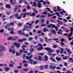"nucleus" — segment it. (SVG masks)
<instances>
[{
    "mask_svg": "<svg viewBox=\"0 0 73 73\" xmlns=\"http://www.w3.org/2000/svg\"><path fill=\"white\" fill-rule=\"evenodd\" d=\"M5 70L6 72H8L9 70V67H6L5 68Z\"/></svg>",
    "mask_w": 73,
    "mask_h": 73,
    "instance_id": "nucleus-20",
    "label": "nucleus"
},
{
    "mask_svg": "<svg viewBox=\"0 0 73 73\" xmlns=\"http://www.w3.org/2000/svg\"><path fill=\"white\" fill-rule=\"evenodd\" d=\"M14 73H17L19 72V71L17 70H14Z\"/></svg>",
    "mask_w": 73,
    "mask_h": 73,
    "instance_id": "nucleus-31",
    "label": "nucleus"
},
{
    "mask_svg": "<svg viewBox=\"0 0 73 73\" xmlns=\"http://www.w3.org/2000/svg\"><path fill=\"white\" fill-rule=\"evenodd\" d=\"M67 36H68V40H72V38L70 37L69 35H67Z\"/></svg>",
    "mask_w": 73,
    "mask_h": 73,
    "instance_id": "nucleus-29",
    "label": "nucleus"
},
{
    "mask_svg": "<svg viewBox=\"0 0 73 73\" xmlns=\"http://www.w3.org/2000/svg\"><path fill=\"white\" fill-rule=\"evenodd\" d=\"M58 34H60L61 35H62V33L61 32H60V31H58L57 33Z\"/></svg>",
    "mask_w": 73,
    "mask_h": 73,
    "instance_id": "nucleus-33",
    "label": "nucleus"
},
{
    "mask_svg": "<svg viewBox=\"0 0 73 73\" xmlns=\"http://www.w3.org/2000/svg\"><path fill=\"white\" fill-rule=\"evenodd\" d=\"M38 59L40 60V61H41L42 60V59L41 58V57L40 56H38Z\"/></svg>",
    "mask_w": 73,
    "mask_h": 73,
    "instance_id": "nucleus-25",
    "label": "nucleus"
},
{
    "mask_svg": "<svg viewBox=\"0 0 73 73\" xmlns=\"http://www.w3.org/2000/svg\"><path fill=\"white\" fill-rule=\"evenodd\" d=\"M66 73H72V72H71L70 71H67L66 72Z\"/></svg>",
    "mask_w": 73,
    "mask_h": 73,
    "instance_id": "nucleus-62",
    "label": "nucleus"
},
{
    "mask_svg": "<svg viewBox=\"0 0 73 73\" xmlns=\"http://www.w3.org/2000/svg\"><path fill=\"white\" fill-rule=\"evenodd\" d=\"M61 44L63 45H65V44H64L63 42H61Z\"/></svg>",
    "mask_w": 73,
    "mask_h": 73,
    "instance_id": "nucleus-61",
    "label": "nucleus"
},
{
    "mask_svg": "<svg viewBox=\"0 0 73 73\" xmlns=\"http://www.w3.org/2000/svg\"><path fill=\"white\" fill-rule=\"evenodd\" d=\"M38 54L39 55H40V56H43V55H44V54L42 53H39Z\"/></svg>",
    "mask_w": 73,
    "mask_h": 73,
    "instance_id": "nucleus-48",
    "label": "nucleus"
},
{
    "mask_svg": "<svg viewBox=\"0 0 73 73\" xmlns=\"http://www.w3.org/2000/svg\"><path fill=\"white\" fill-rule=\"evenodd\" d=\"M50 68L52 69V70H53L54 69V68H55V66H50Z\"/></svg>",
    "mask_w": 73,
    "mask_h": 73,
    "instance_id": "nucleus-18",
    "label": "nucleus"
},
{
    "mask_svg": "<svg viewBox=\"0 0 73 73\" xmlns=\"http://www.w3.org/2000/svg\"><path fill=\"white\" fill-rule=\"evenodd\" d=\"M29 73H33V71L32 70H30Z\"/></svg>",
    "mask_w": 73,
    "mask_h": 73,
    "instance_id": "nucleus-63",
    "label": "nucleus"
},
{
    "mask_svg": "<svg viewBox=\"0 0 73 73\" xmlns=\"http://www.w3.org/2000/svg\"><path fill=\"white\" fill-rule=\"evenodd\" d=\"M60 41H65V39H64V38H62V39H61L60 40Z\"/></svg>",
    "mask_w": 73,
    "mask_h": 73,
    "instance_id": "nucleus-55",
    "label": "nucleus"
},
{
    "mask_svg": "<svg viewBox=\"0 0 73 73\" xmlns=\"http://www.w3.org/2000/svg\"><path fill=\"white\" fill-rule=\"evenodd\" d=\"M64 65L65 66H68V64L67 63L65 62L64 63Z\"/></svg>",
    "mask_w": 73,
    "mask_h": 73,
    "instance_id": "nucleus-41",
    "label": "nucleus"
},
{
    "mask_svg": "<svg viewBox=\"0 0 73 73\" xmlns=\"http://www.w3.org/2000/svg\"><path fill=\"white\" fill-rule=\"evenodd\" d=\"M14 25V23L11 22L10 23L7 24L6 26H5V29H7L8 26H10V25H11V26H13Z\"/></svg>",
    "mask_w": 73,
    "mask_h": 73,
    "instance_id": "nucleus-1",
    "label": "nucleus"
},
{
    "mask_svg": "<svg viewBox=\"0 0 73 73\" xmlns=\"http://www.w3.org/2000/svg\"><path fill=\"white\" fill-rule=\"evenodd\" d=\"M48 68V66L47 65H45V67H44V68L45 69H47Z\"/></svg>",
    "mask_w": 73,
    "mask_h": 73,
    "instance_id": "nucleus-40",
    "label": "nucleus"
},
{
    "mask_svg": "<svg viewBox=\"0 0 73 73\" xmlns=\"http://www.w3.org/2000/svg\"><path fill=\"white\" fill-rule=\"evenodd\" d=\"M6 8H11V6L10 5H6Z\"/></svg>",
    "mask_w": 73,
    "mask_h": 73,
    "instance_id": "nucleus-27",
    "label": "nucleus"
},
{
    "mask_svg": "<svg viewBox=\"0 0 73 73\" xmlns=\"http://www.w3.org/2000/svg\"><path fill=\"white\" fill-rule=\"evenodd\" d=\"M33 7H37L36 2H35L33 3V4L32 5Z\"/></svg>",
    "mask_w": 73,
    "mask_h": 73,
    "instance_id": "nucleus-16",
    "label": "nucleus"
},
{
    "mask_svg": "<svg viewBox=\"0 0 73 73\" xmlns=\"http://www.w3.org/2000/svg\"><path fill=\"white\" fill-rule=\"evenodd\" d=\"M40 21L42 23H44L45 22V21H44V20L43 19H40Z\"/></svg>",
    "mask_w": 73,
    "mask_h": 73,
    "instance_id": "nucleus-36",
    "label": "nucleus"
},
{
    "mask_svg": "<svg viewBox=\"0 0 73 73\" xmlns=\"http://www.w3.org/2000/svg\"><path fill=\"white\" fill-rule=\"evenodd\" d=\"M17 9V5H15V7L14 9H13L14 12H16Z\"/></svg>",
    "mask_w": 73,
    "mask_h": 73,
    "instance_id": "nucleus-14",
    "label": "nucleus"
},
{
    "mask_svg": "<svg viewBox=\"0 0 73 73\" xmlns=\"http://www.w3.org/2000/svg\"><path fill=\"white\" fill-rule=\"evenodd\" d=\"M21 18H22V17L21 16H19L17 17V19H21Z\"/></svg>",
    "mask_w": 73,
    "mask_h": 73,
    "instance_id": "nucleus-45",
    "label": "nucleus"
},
{
    "mask_svg": "<svg viewBox=\"0 0 73 73\" xmlns=\"http://www.w3.org/2000/svg\"><path fill=\"white\" fill-rule=\"evenodd\" d=\"M55 26L54 25H53L52 24H50L49 25L46 26V27H51V28H54Z\"/></svg>",
    "mask_w": 73,
    "mask_h": 73,
    "instance_id": "nucleus-8",
    "label": "nucleus"
},
{
    "mask_svg": "<svg viewBox=\"0 0 73 73\" xmlns=\"http://www.w3.org/2000/svg\"><path fill=\"white\" fill-rule=\"evenodd\" d=\"M22 39V41H25L27 40V38H24Z\"/></svg>",
    "mask_w": 73,
    "mask_h": 73,
    "instance_id": "nucleus-56",
    "label": "nucleus"
},
{
    "mask_svg": "<svg viewBox=\"0 0 73 73\" xmlns=\"http://www.w3.org/2000/svg\"><path fill=\"white\" fill-rule=\"evenodd\" d=\"M37 46H39L40 48H42V44L40 43H39V44L37 45Z\"/></svg>",
    "mask_w": 73,
    "mask_h": 73,
    "instance_id": "nucleus-23",
    "label": "nucleus"
},
{
    "mask_svg": "<svg viewBox=\"0 0 73 73\" xmlns=\"http://www.w3.org/2000/svg\"><path fill=\"white\" fill-rule=\"evenodd\" d=\"M23 15L24 16H23L22 17H23V18H24V17H26V16H25L26 15V13H24Z\"/></svg>",
    "mask_w": 73,
    "mask_h": 73,
    "instance_id": "nucleus-34",
    "label": "nucleus"
},
{
    "mask_svg": "<svg viewBox=\"0 0 73 73\" xmlns=\"http://www.w3.org/2000/svg\"><path fill=\"white\" fill-rule=\"evenodd\" d=\"M44 61H48V57L46 55L44 56Z\"/></svg>",
    "mask_w": 73,
    "mask_h": 73,
    "instance_id": "nucleus-19",
    "label": "nucleus"
},
{
    "mask_svg": "<svg viewBox=\"0 0 73 73\" xmlns=\"http://www.w3.org/2000/svg\"><path fill=\"white\" fill-rule=\"evenodd\" d=\"M50 59L51 60V61H53V62H55V60L54 59V58L52 57H50Z\"/></svg>",
    "mask_w": 73,
    "mask_h": 73,
    "instance_id": "nucleus-22",
    "label": "nucleus"
},
{
    "mask_svg": "<svg viewBox=\"0 0 73 73\" xmlns=\"http://www.w3.org/2000/svg\"><path fill=\"white\" fill-rule=\"evenodd\" d=\"M55 13H56V14L57 16L58 17H62L61 16L59 15H60V14H59L58 13V12H56Z\"/></svg>",
    "mask_w": 73,
    "mask_h": 73,
    "instance_id": "nucleus-17",
    "label": "nucleus"
},
{
    "mask_svg": "<svg viewBox=\"0 0 73 73\" xmlns=\"http://www.w3.org/2000/svg\"><path fill=\"white\" fill-rule=\"evenodd\" d=\"M24 66H25V67L27 66L28 64H24Z\"/></svg>",
    "mask_w": 73,
    "mask_h": 73,
    "instance_id": "nucleus-57",
    "label": "nucleus"
},
{
    "mask_svg": "<svg viewBox=\"0 0 73 73\" xmlns=\"http://www.w3.org/2000/svg\"><path fill=\"white\" fill-rule=\"evenodd\" d=\"M45 49V50H47L48 52H52L53 51V50H50V48H44Z\"/></svg>",
    "mask_w": 73,
    "mask_h": 73,
    "instance_id": "nucleus-4",
    "label": "nucleus"
},
{
    "mask_svg": "<svg viewBox=\"0 0 73 73\" xmlns=\"http://www.w3.org/2000/svg\"><path fill=\"white\" fill-rule=\"evenodd\" d=\"M39 21H38V20H36L35 21V24H37V23H38Z\"/></svg>",
    "mask_w": 73,
    "mask_h": 73,
    "instance_id": "nucleus-50",
    "label": "nucleus"
},
{
    "mask_svg": "<svg viewBox=\"0 0 73 73\" xmlns=\"http://www.w3.org/2000/svg\"><path fill=\"white\" fill-rule=\"evenodd\" d=\"M14 45L15 46H16L17 48H19L20 47V43H14Z\"/></svg>",
    "mask_w": 73,
    "mask_h": 73,
    "instance_id": "nucleus-7",
    "label": "nucleus"
},
{
    "mask_svg": "<svg viewBox=\"0 0 73 73\" xmlns=\"http://www.w3.org/2000/svg\"><path fill=\"white\" fill-rule=\"evenodd\" d=\"M18 26L19 27H21V26L22 25H21V24L20 23H19L18 24Z\"/></svg>",
    "mask_w": 73,
    "mask_h": 73,
    "instance_id": "nucleus-60",
    "label": "nucleus"
},
{
    "mask_svg": "<svg viewBox=\"0 0 73 73\" xmlns=\"http://www.w3.org/2000/svg\"><path fill=\"white\" fill-rule=\"evenodd\" d=\"M42 47L38 48L37 49V50H41L42 49Z\"/></svg>",
    "mask_w": 73,
    "mask_h": 73,
    "instance_id": "nucleus-28",
    "label": "nucleus"
},
{
    "mask_svg": "<svg viewBox=\"0 0 73 73\" xmlns=\"http://www.w3.org/2000/svg\"><path fill=\"white\" fill-rule=\"evenodd\" d=\"M52 33H55V31L51 29Z\"/></svg>",
    "mask_w": 73,
    "mask_h": 73,
    "instance_id": "nucleus-32",
    "label": "nucleus"
},
{
    "mask_svg": "<svg viewBox=\"0 0 73 73\" xmlns=\"http://www.w3.org/2000/svg\"><path fill=\"white\" fill-rule=\"evenodd\" d=\"M40 2H41V3H42V2H44V1H38V3H37V7H38V8H41V4H40Z\"/></svg>",
    "mask_w": 73,
    "mask_h": 73,
    "instance_id": "nucleus-3",
    "label": "nucleus"
},
{
    "mask_svg": "<svg viewBox=\"0 0 73 73\" xmlns=\"http://www.w3.org/2000/svg\"><path fill=\"white\" fill-rule=\"evenodd\" d=\"M10 3H12V5H15V0L13 1V0H10Z\"/></svg>",
    "mask_w": 73,
    "mask_h": 73,
    "instance_id": "nucleus-13",
    "label": "nucleus"
},
{
    "mask_svg": "<svg viewBox=\"0 0 73 73\" xmlns=\"http://www.w3.org/2000/svg\"><path fill=\"white\" fill-rule=\"evenodd\" d=\"M63 71H64V72H65V71L66 70V68H63Z\"/></svg>",
    "mask_w": 73,
    "mask_h": 73,
    "instance_id": "nucleus-46",
    "label": "nucleus"
},
{
    "mask_svg": "<svg viewBox=\"0 0 73 73\" xmlns=\"http://www.w3.org/2000/svg\"><path fill=\"white\" fill-rule=\"evenodd\" d=\"M12 53L13 54H14L15 53V50H13Z\"/></svg>",
    "mask_w": 73,
    "mask_h": 73,
    "instance_id": "nucleus-51",
    "label": "nucleus"
},
{
    "mask_svg": "<svg viewBox=\"0 0 73 73\" xmlns=\"http://www.w3.org/2000/svg\"><path fill=\"white\" fill-rule=\"evenodd\" d=\"M40 69H43V66H40Z\"/></svg>",
    "mask_w": 73,
    "mask_h": 73,
    "instance_id": "nucleus-58",
    "label": "nucleus"
},
{
    "mask_svg": "<svg viewBox=\"0 0 73 73\" xmlns=\"http://www.w3.org/2000/svg\"><path fill=\"white\" fill-rule=\"evenodd\" d=\"M23 70H24V71H25V72H27V71H28V70H29V69H23Z\"/></svg>",
    "mask_w": 73,
    "mask_h": 73,
    "instance_id": "nucleus-39",
    "label": "nucleus"
},
{
    "mask_svg": "<svg viewBox=\"0 0 73 73\" xmlns=\"http://www.w3.org/2000/svg\"><path fill=\"white\" fill-rule=\"evenodd\" d=\"M35 13H33L32 15H31V16H35Z\"/></svg>",
    "mask_w": 73,
    "mask_h": 73,
    "instance_id": "nucleus-54",
    "label": "nucleus"
},
{
    "mask_svg": "<svg viewBox=\"0 0 73 73\" xmlns=\"http://www.w3.org/2000/svg\"><path fill=\"white\" fill-rule=\"evenodd\" d=\"M54 14H52V15H50V13H48V17H50V16H53V15H54Z\"/></svg>",
    "mask_w": 73,
    "mask_h": 73,
    "instance_id": "nucleus-24",
    "label": "nucleus"
},
{
    "mask_svg": "<svg viewBox=\"0 0 73 73\" xmlns=\"http://www.w3.org/2000/svg\"><path fill=\"white\" fill-rule=\"evenodd\" d=\"M30 63L31 64L35 65V64H37V62L36 61H34L33 60L31 59H29Z\"/></svg>",
    "mask_w": 73,
    "mask_h": 73,
    "instance_id": "nucleus-2",
    "label": "nucleus"
},
{
    "mask_svg": "<svg viewBox=\"0 0 73 73\" xmlns=\"http://www.w3.org/2000/svg\"><path fill=\"white\" fill-rule=\"evenodd\" d=\"M26 28H27L28 29H31L32 28V26L31 27H29V26H27Z\"/></svg>",
    "mask_w": 73,
    "mask_h": 73,
    "instance_id": "nucleus-35",
    "label": "nucleus"
},
{
    "mask_svg": "<svg viewBox=\"0 0 73 73\" xmlns=\"http://www.w3.org/2000/svg\"><path fill=\"white\" fill-rule=\"evenodd\" d=\"M49 21H46V24L47 25H49Z\"/></svg>",
    "mask_w": 73,
    "mask_h": 73,
    "instance_id": "nucleus-52",
    "label": "nucleus"
},
{
    "mask_svg": "<svg viewBox=\"0 0 73 73\" xmlns=\"http://www.w3.org/2000/svg\"><path fill=\"white\" fill-rule=\"evenodd\" d=\"M9 66H10V67H13V66L12 64H9Z\"/></svg>",
    "mask_w": 73,
    "mask_h": 73,
    "instance_id": "nucleus-64",
    "label": "nucleus"
},
{
    "mask_svg": "<svg viewBox=\"0 0 73 73\" xmlns=\"http://www.w3.org/2000/svg\"><path fill=\"white\" fill-rule=\"evenodd\" d=\"M55 29H56V31H58V27L56 26H55Z\"/></svg>",
    "mask_w": 73,
    "mask_h": 73,
    "instance_id": "nucleus-43",
    "label": "nucleus"
},
{
    "mask_svg": "<svg viewBox=\"0 0 73 73\" xmlns=\"http://www.w3.org/2000/svg\"><path fill=\"white\" fill-rule=\"evenodd\" d=\"M26 14L27 15H31V13H26Z\"/></svg>",
    "mask_w": 73,
    "mask_h": 73,
    "instance_id": "nucleus-53",
    "label": "nucleus"
},
{
    "mask_svg": "<svg viewBox=\"0 0 73 73\" xmlns=\"http://www.w3.org/2000/svg\"><path fill=\"white\" fill-rule=\"evenodd\" d=\"M11 34H13V30H11L10 32Z\"/></svg>",
    "mask_w": 73,
    "mask_h": 73,
    "instance_id": "nucleus-49",
    "label": "nucleus"
},
{
    "mask_svg": "<svg viewBox=\"0 0 73 73\" xmlns=\"http://www.w3.org/2000/svg\"><path fill=\"white\" fill-rule=\"evenodd\" d=\"M46 24H42L40 25V26H41V27H44V26H46Z\"/></svg>",
    "mask_w": 73,
    "mask_h": 73,
    "instance_id": "nucleus-37",
    "label": "nucleus"
},
{
    "mask_svg": "<svg viewBox=\"0 0 73 73\" xmlns=\"http://www.w3.org/2000/svg\"><path fill=\"white\" fill-rule=\"evenodd\" d=\"M7 40L8 41H9V40H14V41H15V40H16V39H13V38L11 37H9L8 38H7Z\"/></svg>",
    "mask_w": 73,
    "mask_h": 73,
    "instance_id": "nucleus-5",
    "label": "nucleus"
},
{
    "mask_svg": "<svg viewBox=\"0 0 73 73\" xmlns=\"http://www.w3.org/2000/svg\"><path fill=\"white\" fill-rule=\"evenodd\" d=\"M23 50H21L20 51V53L21 54L22 53V52H23V53H27V51H25V48H23Z\"/></svg>",
    "mask_w": 73,
    "mask_h": 73,
    "instance_id": "nucleus-6",
    "label": "nucleus"
},
{
    "mask_svg": "<svg viewBox=\"0 0 73 73\" xmlns=\"http://www.w3.org/2000/svg\"><path fill=\"white\" fill-rule=\"evenodd\" d=\"M30 47L31 48V49H30V52H34V49L33 48V46L32 45H31Z\"/></svg>",
    "mask_w": 73,
    "mask_h": 73,
    "instance_id": "nucleus-10",
    "label": "nucleus"
},
{
    "mask_svg": "<svg viewBox=\"0 0 73 73\" xmlns=\"http://www.w3.org/2000/svg\"><path fill=\"white\" fill-rule=\"evenodd\" d=\"M43 31L44 32H46V31H48V30L45 28H44L43 29Z\"/></svg>",
    "mask_w": 73,
    "mask_h": 73,
    "instance_id": "nucleus-30",
    "label": "nucleus"
},
{
    "mask_svg": "<svg viewBox=\"0 0 73 73\" xmlns=\"http://www.w3.org/2000/svg\"><path fill=\"white\" fill-rule=\"evenodd\" d=\"M18 41H19V42H23V40L22 39H19L18 40Z\"/></svg>",
    "mask_w": 73,
    "mask_h": 73,
    "instance_id": "nucleus-59",
    "label": "nucleus"
},
{
    "mask_svg": "<svg viewBox=\"0 0 73 73\" xmlns=\"http://www.w3.org/2000/svg\"><path fill=\"white\" fill-rule=\"evenodd\" d=\"M29 41H31V40L33 39V38L32 37H30L29 38Z\"/></svg>",
    "mask_w": 73,
    "mask_h": 73,
    "instance_id": "nucleus-38",
    "label": "nucleus"
},
{
    "mask_svg": "<svg viewBox=\"0 0 73 73\" xmlns=\"http://www.w3.org/2000/svg\"><path fill=\"white\" fill-rule=\"evenodd\" d=\"M60 50H56V52H57V53H59L60 52Z\"/></svg>",
    "mask_w": 73,
    "mask_h": 73,
    "instance_id": "nucleus-42",
    "label": "nucleus"
},
{
    "mask_svg": "<svg viewBox=\"0 0 73 73\" xmlns=\"http://www.w3.org/2000/svg\"><path fill=\"white\" fill-rule=\"evenodd\" d=\"M64 60H67L68 59V56H66L65 57L63 58Z\"/></svg>",
    "mask_w": 73,
    "mask_h": 73,
    "instance_id": "nucleus-26",
    "label": "nucleus"
},
{
    "mask_svg": "<svg viewBox=\"0 0 73 73\" xmlns=\"http://www.w3.org/2000/svg\"><path fill=\"white\" fill-rule=\"evenodd\" d=\"M56 60L58 61H61V60H62L61 58L60 57H56Z\"/></svg>",
    "mask_w": 73,
    "mask_h": 73,
    "instance_id": "nucleus-11",
    "label": "nucleus"
},
{
    "mask_svg": "<svg viewBox=\"0 0 73 73\" xmlns=\"http://www.w3.org/2000/svg\"><path fill=\"white\" fill-rule=\"evenodd\" d=\"M67 49H68L67 52H68L70 54H71V53H72V52L70 51V50H69V49L66 48V50H67Z\"/></svg>",
    "mask_w": 73,
    "mask_h": 73,
    "instance_id": "nucleus-21",
    "label": "nucleus"
},
{
    "mask_svg": "<svg viewBox=\"0 0 73 73\" xmlns=\"http://www.w3.org/2000/svg\"><path fill=\"white\" fill-rule=\"evenodd\" d=\"M32 57V55H31L29 57L28 56H26L25 57V58L27 60H30V58H31Z\"/></svg>",
    "mask_w": 73,
    "mask_h": 73,
    "instance_id": "nucleus-12",
    "label": "nucleus"
},
{
    "mask_svg": "<svg viewBox=\"0 0 73 73\" xmlns=\"http://www.w3.org/2000/svg\"><path fill=\"white\" fill-rule=\"evenodd\" d=\"M46 9L47 10V11L49 12V11H50V9L48 7H47L46 8Z\"/></svg>",
    "mask_w": 73,
    "mask_h": 73,
    "instance_id": "nucleus-44",
    "label": "nucleus"
},
{
    "mask_svg": "<svg viewBox=\"0 0 73 73\" xmlns=\"http://www.w3.org/2000/svg\"><path fill=\"white\" fill-rule=\"evenodd\" d=\"M57 8H58L57 9H58V11H59V12H61V11H63V9H60V7L57 6Z\"/></svg>",
    "mask_w": 73,
    "mask_h": 73,
    "instance_id": "nucleus-15",
    "label": "nucleus"
},
{
    "mask_svg": "<svg viewBox=\"0 0 73 73\" xmlns=\"http://www.w3.org/2000/svg\"><path fill=\"white\" fill-rule=\"evenodd\" d=\"M0 47L2 49V50H0V52H1L2 51H3V50H5V49L4 47L2 46H0Z\"/></svg>",
    "mask_w": 73,
    "mask_h": 73,
    "instance_id": "nucleus-9",
    "label": "nucleus"
},
{
    "mask_svg": "<svg viewBox=\"0 0 73 73\" xmlns=\"http://www.w3.org/2000/svg\"><path fill=\"white\" fill-rule=\"evenodd\" d=\"M18 33H19L20 34V35H21V34L22 33V32L21 31H19Z\"/></svg>",
    "mask_w": 73,
    "mask_h": 73,
    "instance_id": "nucleus-47",
    "label": "nucleus"
}]
</instances>
